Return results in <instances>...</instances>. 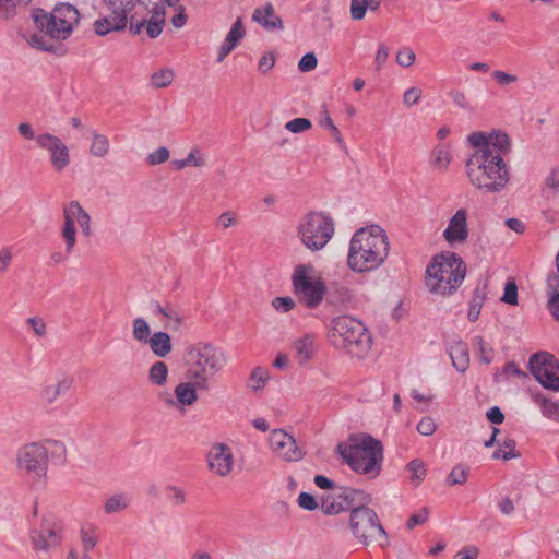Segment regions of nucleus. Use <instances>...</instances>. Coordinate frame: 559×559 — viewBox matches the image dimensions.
Wrapping results in <instances>:
<instances>
[{"label":"nucleus","mask_w":559,"mask_h":559,"mask_svg":"<svg viewBox=\"0 0 559 559\" xmlns=\"http://www.w3.org/2000/svg\"><path fill=\"white\" fill-rule=\"evenodd\" d=\"M467 141L475 148L465 163L471 185L487 193L502 191L510 181L509 167L504 162V156L511 148L507 133L473 132Z\"/></svg>","instance_id":"nucleus-1"},{"label":"nucleus","mask_w":559,"mask_h":559,"mask_svg":"<svg viewBox=\"0 0 559 559\" xmlns=\"http://www.w3.org/2000/svg\"><path fill=\"white\" fill-rule=\"evenodd\" d=\"M389 250V238L382 227H361L349 241L347 265L357 274L373 272L385 262Z\"/></svg>","instance_id":"nucleus-2"},{"label":"nucleus","mask_w":559,"mask_h":559,"mask_svg":"<svg viewBox=\"0 0 559 559\" xmlns=\"http://www.w3.org/2000/svg\"><path fill=\"white\" fill-rule=\"evenodd\" d=\"M185 361L188 367L187 378L195 381L201 391L210 390V378L226 365L222 349L206 342H199L186 347Z\"/></svg>","instance_id":"nucleus-3"},{"label":"nucleus","mask_w":559,"mask_h":559,"mask_svg":"<svg viewBox=\"0 0 559 559\" xmlns=\"http://www.w3.org/2000/svg\"><path fill=\"white\" fill-rule=\"evenodd\" d=\"M336 451L355 473L374 479L382 471L383 447L381 441L370 435L354 444L338 443Z\"/></svg>","instance_id":"nucleus-4"},{"label":"nucleus","mask_w":559,"mask_h":559,"mask_svg":"<svg viewBox=\"0 0 559 559\" xmlns=\"http://www.w3.org/2000/svg\"><path fill=\"white\" fill-rule=\"evenodd\" d=\"M466 275L463 260L453 252H443L432 259L426 269V286L432 294H453Z\"/></svg>","instance_id":"nucleus-5"},{"label":"nucleus","mask_w":559,"mask_h":559,"mask_svg":"<svg viewBox=\"0 0 559 559\" xmlns=\"http://www.w3.org/2000/svg\"><path fill=\"white\" fill-rule=\"evenodd\" d=\"M32 19L36 28L50 39L66 40L73 33L80 22L78 9L68 3L60 2L48 12L41 8L32 11Z\"/></svg>","instance_id":"nucleus-6"},{"label":"nucleus","mask_w":559,"mask_h":559,"mask_svg":"<svg viewBox=\"0 0 559 559\" xmlns=\"http://www.w3.org/2000/svg\"><path fill=\"white\" fill-rule=\"evenodd\" d=\"M330 336L336 347L356 357H364L371 348V335L365 324L348 316L336 317L330 324Z\"/></svg>","instance_id":"nucleus-7"},{"label":"nucleus","mask_w":559,"mask_h":559,"mask_svg":"<svg viewBox=\"0 0 559 559\" xmlns=\"http://www.w3.org/2000/svg\"><path fill=\"white\" fill-rule=\"evenodd\" d=\"M349 528L355 538L364 546H369L373 540L374 532L380 537L379 546L385 549L390 546V539L383 525L380 523L379 516L371 508L358 506L354 508L349 515Z\"/></svg>","instance_id":"nucleus-8"},{"label":"nucleus","mask_w":559,"mask_h":559,"mask_svg":"<svg viewBox=\"0 0 559 559\" xmlns=\"http://www.w3.org/2000/svg\"><path fill=\"white\" fill-rule=\"evenodd\" d=\"M298 237L305 247L311 251L323 249L334 234L333 221L320 212L305 215L298 225Z\"/></svg>","instance_id":"nucleus-9"},{"label":"nucleus","mask_w":559,"mask_h":559,"mask_svg":"<svg viewBox=\"0 0 559 559\" xmlns=\"http://www.w3.org/2000/svg\"><path fill=\"white\" fill-rule=\"evenodd\" d=\"M312 266L299 264L295 267L292 283L297 299L309 309L317 308L326 293V285L320 277L309 275Z\"/></svg>","instance_id":"nucleus-10"},{"label":"nucleus","mask_w":559,"mask_h":559,"mask_svg":"<svg viewBox=\"0 0 559 559\" xmlns=\"http://www.w3.org/2000/svg\"><path fill=\"white\" fill-rule=\"evenodd\" d=\"M370 501V495L364 490L352 487H338L334 493L322 496L321 510L325 515H336L357 508L356 503L364 506Z\"/></svg>","instance_id":"nucleus-11"},{"label":"nucleus","mask_w":559,"mask_h":559,"mask_svg":"<svg viewBox=\"0 0 559 559\" xmlns=\"http://www.w3.org/2000/svg\"><path fill=\"white\" fill-rule=\"evenodd\" d=\"M17 468L33 479H41L48 468V449L40 442L21 447L16 454Z\"/></svg>","instance_id":"nucleus-12"},{"label":"nucleus","mask_w":559,"mask_h":559,"mask_svg":"<svg viewBox=\"0 0 559 559\" xmlns=\"http://www.w3.org/2000/svg\"><path fill=\"white\" fill-rule=\"evenodd\" d=\"M139 0H105L110 9V16L96 20L93 24L98 36H106L110 32L123 31L127 26L128 14L134 9Z\"/></svg>","instance_id":"nucleus-13"},{"label":"nucleus","mask_w":559,"mask_h":559,"mask_svg":"<svg viewBox=\"0 0 559 559\" xmlns=\"http://www.w3.org/2000/svg\"><path fill=\"white\" fill-rule=\"evenodd\" d=\"M528 367L534 378L546 389L559 391V361L547 352L531 356Z\"/></svg>","instance_id":"nucleus-14"},{"label":"nucleus","mask_w":559,"mask_h":559,"mask_svg":"<svg viewBox=\"0 0 559 559\" xmlns=\"http://www.w3.org/2000/svg\"><path fill=\"white\" fill-rule=\"evenodd\" d=\"M37 145L49 152L50 163L57 173H61L70 164V153L68 146L58 136L45 132L36 136Z\"/></svg>","instance_id":"nucleus-15"},{"label":"nucleus","mask_w":559,"mask_h":559,"mask_svg":"<svg viewBox=\"0 0 559 559\" xmlns=\"http://www.w3.org/2000/svg\"><path fill=\"white\" fill-rule=\"evenodd\" d=\"M270 445L273 452L287 462H296L302 459V452L296 444L293 436L283 429H275L270 436Z\"/></svg>","instance_id":"nucleus-16"},{"label":"nucleus","mask_w":559,"mask_h":559,"mask_svg":"<svg viewBox=\"0 0 559 559\" xmlns=\"http://www.w3.org/2000/svg\"><path fill=\"white\" fill-rule=\"evenodd\" d=\"M60 531L57 523L45 520L39 528H33L29 533L34 549L47 551L57 547L61 542Z\"/></svg>","instance_id":"nucleus-17"},{"label":"nucleus","mask_w":559,"mask_h":559,"mask_svg":"<svg viewBox=\"0 0 559 559\" xmlns=\"http://www.w3.org/2000/svg\"><path fill=\"white\" fill-rule=\"evenodd\" d=\"M209 469L219 477H226L233 469L234 455L225 443H215L207 453Z\"/></svg>","instance_id":"nucleus-18"},{"label":"nucleus","mask_w":559,"mask_h":559,"mask_svg":"<svg viewBox=\"0 0 559 559\" xmlns=\"http://www.w3.org/2000/svg\"><path fill=\"white\" fill-rule=\"evenodd\" d=\"M450 245L463 243L468 238L467 211L459 209L450 218L448 227L442 234Z\"/></svg>","instance_id":"nucleus-19"},{"label":"nucleus","mask_w":559,"mask_h":559,"mask_svg":"<svg viewBox=\"0 0 559 559\" xmlns=\"http://www.w3.org/2000/svg\"><path fill=\"white\" fill-rule=\"evenodd\" d=\"M452 366L461 373L469 367V352L467 344L461 338L453 340L447 347Z\"/></svg>","instance_id":"nucleus-20"},{"label":"nucleus","mask_w":559,"mask_h":559,"mask_svg":"<svg viewBox=\"0 0 559 559\" xmlns=\"http://www.w3.org/2000/svg\"><path fill=\"white\" fill-rule=\"evenodd\" d=\"M73 209H71V201L63 206V227L61 236L66 243V253H72L76 243V227Z\"/></svg>","instance_id":"nucleus-21"},{"label":"nucleus","mask_w":559,"mask_h":559,"mask_svg":"<svg viewBox=\"0 0 559 559\" xmlns=\"http://www.w3.org/2000/svg\"><path fill=\"white\" fill-rule=\"evenodd\" d=\"M252 20L266 31L283 29L284 27L282 19L275 14L274 7L270 2L261 8H257Z\"/></svg>","instance_id":"nucleus-22"},{"label":"nucleus","mask_w":559,"mask_h":559,"mask_svg":"<svg viewBox=\"0 0 559 559\" xmlns=\"http://www.w3.org/2000/svg\"><path fill=\"white\" fill-rule=\"evenodd\" d=\"M325 295L329 304L343 309H346L353 301L352 290L338 283H333L329 288L326 287Z\"/></svg>","instance_id":"nucleus-23"},{"label":"nucleus","mask_w":559,"mask_h":559,"mask_svg":"<svg viewBox=\"0 0 559 559\" xmlns=\"http://www.w3.org/2000/svg\"><path fill=\"white\" fill-rule=\"evenodd\" d=\"M146 344L150 345L152 353L158 358L167 357L173 349L170 336L162 331L153 333Z\"/></svg>","instance_id":"nucleus-24"},{"label":"nucleus","mask_w":559,"mask_h":559,"mask_svg":"<svg viewBox=\"0 0 559 559\" xmlns=\"http://www.w3.org/2000/svg\"><path fill=\"white\" fill-rule=\"evenodd\" d=\"M197 390H199V386L195 385V381L189 380L188 382H180L176 385L174 393L179 404L190 406L198 400Z\"/></svg>","instance_id":"nucleus-25"},{"label":"nucleus","mask_w":559,"mask_h":559,"mask_svg":"<svg viewBox=\"0 0 559 559\" xmlns=\"http://www.w3.org/2000/svg\"><path fill=\"white\" fill-rule=\"evenodd\" d=\"M295 350V357L299 365L307 364L313 355V337L311 335H305L296 340L293 344Z\"/></svg>","instance_id":"nucleus-26"},{"label":"nucleus","mask_w":559,"mask_h":559,"mask_svg":"<svg viewBox=\"0 0 559 559\" xmlns=\"http://www.w3.org/2000/svg\"><path fill=\"white\" fill-rule=\"evenodd\" d=\"M131 503V498L128 493L117 492L109 496L104 502V512L106 514L119 513L126 510Z\"/></svg>","instance_id":"nucleus-27"},{"label":"nucleus","mask_w":559,"mask_h":559,"mask_svg":"<svg viewBox=\"0 0 559 559\" xmlns=\"http://www.w3.org/2000/svg\"><path fill=\"white\" fill-rule=\"evenodd\" d=\"M73 380L69 377H62L57 383L48 385L44 389V397L53 403L60 395L66 394L72 386Z\"/></svg>","instance_id":"nucleus-28"},{"label":"nucleus","mask_w":559,"mask_h":559,"mask_svg":"<svg viewBox=\"0 0 559 559\" xmlns=\"http://www.w3.org/2000/svg\"><path fill=\"white\" fill-rule=\"evenodd\" d=\"M450 162V151L443 144H438L432 148L431 165L435 169L443 173L449 168Z\"/></svg>","instance_id":"nucleus-29"},{"label":"nucleus","mask_w":559,"mask_h":559,"mask_svg":"<svg viewBox=\"0 0 559 559\" xmlns=\"http://www.w3.org/2000/svg\"><path fill=\"white\" fill-rule=\"evenodd\" d=\"M548 289V309L550 313L559 321V282L556 277H547Z\"/></svg>","instance_id":"nucleus-30"},{"label":"nucleus","mask_w":559,"mask_h":559,"mask_svg":"<svg viewBox=\"0 0 559 559\" xmlns=\"http://www.w3.org/2000/svg\"><path fill=\"white\" fill-rule=\"evenodd\" d=\"M485 299H486L485 286L484 287H480L479 285L476 286V288L474 289L473 298L469 302V308H468V313H467L468 320L471 322H475L479 318L480 310L483 308V304H484Z\"/></svg>","instance_id":"nucleus-31"},{"label":"nucleus","mask_w":559,"mask_h":559,"mask_svg":"<svg viewBox=\"0 0 559 559\" xmlns=\"http://www.w3.org/2000/svg\"><path fill=\"white\" fill-rule=\"evenodd\" d=\"M71 209H73L75 222L80 225L82 234L90 237L92 235L90 214L82 207L79 201L75 200L71 201Z\"/></svg>","instance_id":"nucleus-32"},{"label":"nucleus","mask_w":559,"mask_h":559,"mask_svg":"<svg viewBox=\"0 0 559 559\" xmlns=\"http://www.w3.org/2000/svg\"><path fill=\"white\" fill-rule=\"evenodd\" d=\"M168 378V367L162 360L155 361L148 370V380L152 384L163 386L166 384Z\"/></svg>","instance_id":"nucleus-33"},{"label":"nucleus","mask_w":559,"mask_h":559,"mask_svg":"<svg viewBox=\"0 0 559 559\" xmlns=\"http://www.w3.org/2000/svg\"><path fill=\"white\" fill-rule=\"evenodd\" d=\"M246 32L241 19L233 24L222 46L227 47L231 51L237 47L239 41L243 38Z\"/></svg>","instance_id":"nucleus-34"},{"label":"nucleus","mask_w":559,"mask_h":559,"mask_svg":"<svg viewBox=\"0 0 559 559\" xmlns=\"http://www.w3.org/2000/svg\"><path fill=\"white\" fill-rule=\"evenodd\" d=\"M109 140L106 135L93 132L90 153L95 157H105L109 152Z\"/></svg>","instance_id":"nucleus-35"},{"label":"nucleus","mask_w":559,"mask_h":559,"mask_svg":"<svg viewBox=\"0 0 559 559\" xmlns=\"http://www.w3.org/2000/svg\"><path fill=\"white\" fill-rule=\"evenodd\" d=\"M319 124L322 128H325L330 131L332 136L334 138L335 142L343 148H346L345 141L338 130V128L334 124L328 109L323 107V110L321 112V118L319 120Z\"/></svg>","instance_id":"nucleus-36"},{"label":"nucleus","mask_w":559,"mask_h":559,"mask_svg":"<svg viewBox=\"0 0 559 559\" xmlns=\"http://www.w3.org/2000/svg\"><path fill=\"white\" fill-rule=\"evenodd\" d=\"M132 336L133 338L139 342L146 344L150 340L151 335V328L145 319L139 317L135 318L132 322Z\"/></svg>","instance_id":"nucleus-37"},{"label":"nucleus","mask_w":559,"mask_h":559,"mask_svg":"<svg viewBox=\"0 0 559 559\" xmlns=\"http://www.w3.org/2000/svg\"><path fill=\"white\" fill-rule=\"evenodd\" d=\"M151 306H152V311L154 314H159L169 320L175 321L177 326H179L181 324V322H182L181 317L176 311V309L174 307H171L170 305H166L163 307L158 301H152Z\"/></svg>","instance_id":"nucleus-38"},{"label":"nucleus","mask_w":559,"mask_h":559,"mask_svg":"<svg viewBox=\"0 0 559 559\" xmlns=\"http://www.w3.org/2000/svg\"><path fill=\"white\" fill-rule=\"evenodd\" d=\"M468 473V466L462 464L456 465L451 469L450 474L448 475L447 484L449 486L464 485L467 480Z\"/></svg>","instance_id":"nucleus-39"},{"label":"nucleus","mask_w":559,"mask_h":559,"mask_svg":"<svg viewBox=\"0 0 559 559\" xmlns=\"http://www.w3.org/2000/svg\"><path fill=\"white\" fill-rule=\"evenodd\" d=\"M267 380H269V371L264 368L255 367L250 373L248 385L253 391H259L265 385Z\"/></svg>","instance_id":"nucleus-40"},{"label":"nucleus","mask_w":559,"mask_h":559,"mask_svg":"<svg viewBox=\"0 0 559 559\" xmlns=\"http://www.w3.org/2000/svg\"><path fill=\"white\" fill-rule=\"evenodd\" d=\"M174 80V72L171 69L165 68L155 72L151 76V83L156 88L167 87Z\"/></svg>","instance_id":"nucleus-41"},{"label":"nucleus","mask_w":559,"mask_h":559,"mask_svg":"<svg viewBox=\"0 0 559 559\" xmlns=\"http://www.w3.org/2000/svg\"><path fill=\"white\" fill-rule=\"evenodd\" d=\"M473 343L478 348L479 360L486 365H489L493 360V348L486 344L483 336H475Z\"/></svg>","instance_id":"nucleus-42"},{"label":"nucleus","mask_w":559,"mask_h":559,"mask_svg":"<svg viewBox=\"0 0 559 559\" xmlns=\"http://www.w3.org/2000/svg\"><path fill=\"white\" fill-rule=\"evenodd\" d=\"M449 96L456 107L469 112L474 111V107L464 91L453 88L449 92Z\"/></svg>","instance_id":"nucleus-43"},{"label":"nucleus","mask_w":559,"mask_h":559,"mask_svg":"<svg viewBox=\"0 0 559 559\" xmlns=\"http://www.w3.org/2000/svg\"><path fill=\"white\" fill-rule=\"evenodd\" d=\"M407 469L411 472V480L416 486L425 478L426 468L420 460H413L407 464Z\"/></svg>","instance_id":"nucleus-44"},{"label":"nucleus","mask_w":559,"mask_h":559,"mask_svg":"<svg viewBox=\"0 0 559 559\" xmlns=\"http://www.w3.org/2000/svg\"><path fill=\"white\" fill-rule=\"evenodd\" d=\"M81 542H82V548L84 552H90L92 549L95 548L97 544V537L94 534V528L90 527H82L80 531Z\"/></svg>","instance_id":"nucleus-45"},{"label":"nucleus","mask_w":559,"mask_h":559,"mask_svg":"<svg viewBox=\"0 0 559 559\" xmlns=\"http://www.w3.org/2000/svg\"><path fill=\"white\" fill-rule=\"evenodd\" d=\"M312 128V122L307 118H295L285 124V129L292 133H302Z\"/></svg>","instance_id":"nucleus-46"},{"label":"nucleus","mask_w":559,"mask_h":559,"mask_svg":"<svg viewBox=\"0 0 559 559\" xmlns=\"http://www.w3.org/2000/svg\"><path fill=\"white\" fill-rule=\"evenodd\" d=\"M171 165L174 166V168L176 170H181L190 165H193L195 167H201L204 165V159L201 157L197 158L194 156V151H191L185 159H174L171 162Z\"/></svg>","instance_id":"nucleus-47"},{"label":"nucleus","mask_w":559,"mask_h":559,"mask_svg":"<svg viewBox=\"0 0 559 559\" xmlns=\"http://www.w3.org/2000/svg\"><path fill=\"white\" fill-rule=\"evenodd\" d=\"M416 55L409 47H402L396 52V62L403 68H409L415 62Z\"/></svg>","instance_id":"nucleus-48"},{"label":"nucleus","mask_w":559,"mask_h":559,"mask_svg":"<svg viewBox=\"0 0 559 559\" xmlns=\"http://www.w3.org/2000/svg\"><path fill=\"white\" fill-rule=\"evenodd\" d=\"M368 9L367 0H352L350 1V15L355 21H360L365 17Z\"/></svg>","instance_id":"nucleus-49"},{"label":"nucleus","mask_w":559,"mask_h":559,"mask_svg":"<svg viewBox=\"0 0 559 559\" xmlns=\"http://www.w3.org/2000/svg\"><path fill=\"white\" fill-rule=\"evenodd\" d=\"M169 158V151L167 147H159L147 155L146 162L151 166H156L165 163Z\"/></svg>","instance_id":"nucleus-50"},{"label":"nucleus","mask_w":559,"mask_h":559,"mask_svg":"<svg viewBox=\"0 0 559 559\" xmlns=\"http://www.w3.org/2000/svg\"><path fill=\"white\" fill-rule=\"evenodd\" d=\"M501 301L508 305L518 304V286L514 282H508L506 284Z\"/></svg>","instance_id":"nucleus-51"},{"label":"nucleus","mask_w":559,"mask_h":559,"mask_svg":"<svg viewBox=\"0 0 559 559\" xmlns=\"http://www.w3.org/2000/svg\"><path fill=\"white\" fill-rule=\"evenodd\" d=\"M26 323L33 329L34 333L38 337H44L47 334V325L43 318L31 317L26 320Z\"/></svg>","instance_id":"nucleus-52"},{"label":"nucleus","mask_w":559,"mask_h":559,"mask_svg":"<svg viewBox=\"0 0 559 559\" xmlns=\"http://www.w3.org/2000/svg\"><path fill=\"white\" fill-rule=\"evenodd\" d=\"M27 43L37 49H40L43 51H53L55 46L52 44H47L43 35L33 34L27 38Z\"/></svg>","instance_id":"nucleus-53"},{"label":"nucleus","mask_w":559,"mask_h":559,"mask_svg":"<svg viewBox=\"0 0 559 559\" xmlns=\"http://www.w3.org/2000/svg\"><path fill=\"white\" fill-rule=\"evenodd\" d=\"M318 64L317 57L313 52H308L301 57L298 62V69L300 72L312 71Z\"/></svg>","instance_id":"nucleus-54"},{"label":"nucleus","mask_w":559,"mask_h":559,"mask_svg":"<svg viewBox=\"0 0 559 559\" xmlns=\"http://www.w3.org/2000/svg\"><path fill=\"white\" fill-rule=\"evenodd\" d=\"M166 491L169 493V499L174 506L179 507L186 503V492L181 488L167 486Z\"/></svg>","instance_id":"nucleus-55"},{"label":"nucleus","mask_w":559,"mask_h":559,"mask_svg":"<svg viewBox=\"0 0 559 559\" xmlns=\"http://www.w3.org/2000/svg\"><path fill=\"white\" fill-rule=\"evenodd\" d=\"M491 75L500 86H508L518 82L516 75L504 72L502 70H495Z\"/></svg>","instance_id":"nucleus-56"},{"label":"nucleus","mask_w":559,"mask_h":559,"mask_svg":"<svg viewBox=\"0 0 559 559\" xmlns=\"http://www.w3.org/2000/svg\"><path fill=\"white\" fill-rule=\"evenodd\" d=\"M421 95H423V92L420 88L409 87L404 92L403 104L407 107H412L419 102Z\"/></svg>","instance_id":"nucleus-57"},{"label":"nucleus","mask_w":559,"mask_h":559,"mask_svg":"<svg viewBox=\"0 0 559 559\" xmlns=\"http://www.w3.org/2000/svg\"><path fill=\"white\" fill-rule=\"evenodd\" d=\"M298 504L300 508H302L307 511H314L319 508V504H318L316 498L308 492L299 493Z\"/></svg>","instance_id":"nucleus-58"},{"label":"nucleus","mask_w":559,"mask_h":559,"mask_svg":"<svg viewBox=\"0 0 559 559\" xmlns=\"http://www.w3.org/2000/svg\"><path fill=\"white\" fill-rule=\"evenodd\" d=\"M437 429V425L431 417H424L417 424V431L423 436H431Z\"/></svg>","instance_id":"nucleus-59"},{"label":"nucleus","mask_w":559,"mask_h":559,"mask_svg":"<svg viewBox=\"0 0 559 559\" xmlns=\"http://www.w3.org/2000/svg\"><path fill=\"white\" fill-rule=\"evenodd\" d=\"M272 306L281 312H288L295 307V301L290 297H276L272 300Z\"/></svg>","instance_id":"nucleus-60"},{"label":"nucleus","mask_w":559,"mask_h":559,"mask_svg":"<svg viewBox=\"0 0 559 559\" xmlns=\"http://www.w3.org/2000/svg\"><path fill=\"white\" fill-rule=\"evenodd\" d=\"M428 519V510L424 508L419 513L409 516L406 523L408 530L414 528L416 525L423 524Z\"/></svg>","instance_id":"nucleus-61"},{"label":"nucleus","mask_w":559,"mask_h":559,"mask_svg":"<svg viewBox=\"0 0 559 559\" xmlns=\"http://www.w3.org/2000/svg\"><path fill=\"white\" fill-rule=\"evenodd\" d=\"M217 226L227 229L236 224L235 214L230 211L222 213L216 222Z\"/></svg>","instance_id":"nucleus-62"},{"label":"nucleus","mask_w":559,"mask_h":559,"mask_svg":"<svg viewBox=\"0 0 559 559\" xmlns=\"http://www.w3.org/2000/svg\"><path fill=\"white\" fill-rule=\"evenodd\" d=\"M145 28L150 38H156L163 32L164 24L150 19L145 23Z\"/></svg>","instance_id":"nucleus-63"},{"label":"nucleus","mask_w":559,"mask_h":559,"mask_svg":"<svg viewBox=\"0 0 559 559\" xmlns=\"http://www.w3.org/2000/svg\"><path fill=\"white\" fill-rule=\"evenodd\" d=\"M540 406L543 414L549 418H552L559 412V404L547 399L542 401Z\"/></svg>","instance_id":"nucleus-64"}]
</instances>
